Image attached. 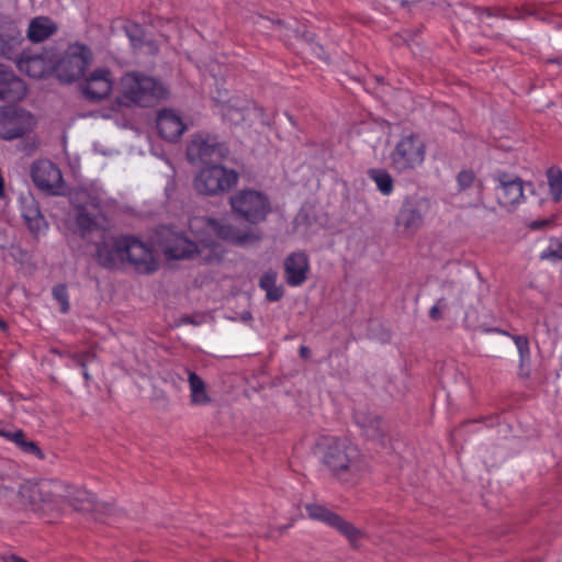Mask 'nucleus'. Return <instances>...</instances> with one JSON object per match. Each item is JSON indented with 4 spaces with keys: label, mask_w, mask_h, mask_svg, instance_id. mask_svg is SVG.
I'll use <instances>...</instances> for the list:
<instances>
[{
    "label": "nucleus",
    "mask_w": 562,
    "mask_h": 562,
    "mask_svg": "<svg viewBox=\"0 0 562 562\" xmlns=\"http://www.w3.org/2000/svg\"><path fill=\"white\" fill-rule=\"evenodd\" d=\"M123 29L133 47L139 48L145 44V31L140 24L127 22Z\"/></svg>",
    "instance_id": "obj_37"
},
{
    "label": "nucleus",
    "mask_w": 562,
    "mask_h": 562,
    "mask_svg": "<svg viewBox=\"0 0 562 562\" xmlns=\"http://www.w3.org/2000/svg\"><path fill=\"white\" fill-rule=\"evenodd\" d=\"M496 181L495 195L499 205L509 207L524 198V183L518 177L497 171L493 176Z\"/></svg>",
    "instance_id": "obj_16"
},
{
    "label": "nucleus",
    "mask_w": 562,
    "mask_h": 562,
    "mask_svg": "<svg viewBox=\"0 0 562 562\" xmlns=\"http://www.w3.org/2000/svg\"><path fill=\"white\" fill-rule=\"evenodd\" d=\"M368 177L374 181L378 190L383 195H390L394 190V180L390 172L382 168H371L368 170Z\"/></svg>",
    "instance_id": "obj_32"
},
{
    "label": "nucleus",
    "mask_w": 562,
    "mask_h": 562,
    "mask_svg": "<svg viewBox=\"0 0 562 562\" xmlns=\"http://www.w3.org/2000/svg\"><path fill=\"white\" fill-rule=\"evenodd\" d=\"M540 258L553 262L562 261V241L552 238L549 247L541 252Z\"/></svg>",
    "instance_id": "obj_40"
},
{
    "label": "nucleus",
    "mask_w": 562,
    "mask_h": 562,
    "mask_svg": "<svg viewBox=\"0 0 562 562\" xmlns=\"http://www.w3.org/2000/svg\"><path fill=\"white\" fill-rule=\"evenodd\" d=\"M323 463L341 481L355 479L362 470L360 451L346 438H333L327 443Z\"/></svg>",
    "instance_id": "obj_3"
},
{
    "label": "nucleus",
    "mask_w": 562,
    "mask_h": 562,
    "mask_svg": "<svg viewBox=\"0 0 562 562\" xmlns=\"http://www.w3.org/2000/svg\"><path fill=\"white\" fill-rule=\"evenodd\" d=\"M239 175L222 162L202 166L195 173L192 186L199 195L217 196L228 193L237 186Z\"/></svg>",
    "instance_id": "obj_4"
},
{
    "label": "nucleus",
    "mask_w": 562,
    "mask_h": 562,
    "mask_svg": "<svg viewBox=\"0 0 562 562\" xmlns=\"http://www.w3.org/2000/svg\"><path fill=\"white\" fill-rule=\"evenodd\" d=\"M74 200L78 202L76 205V225L78 227L79 235L85 238L88 234L98 228L97 217L88 211V207L98 210L100 206V200L98 196L89 194L86 190L76 192Z\"/></svg>",
    "instance_id": "obj_15"
},
{
    "label": "nucleus",
    "mask_w": 562,
    "mask_h": 562,
    "mask_svg": "<svg viewBox=\"0 0 562 562\" xmlns=\"http://www.w3.org/2000/svg\"><path fill=\"white\" fill-rule=\"evenodd\" d=\"M204 316L202 314H195V315H183L180 318V323L184 325H193L199 326L203 323Z\"/></svg>",
    "instance_id": "obj_46"
},
{
    "label": "nucleus",
    "mask_w": 562,
    "mask_h": 562,
    "mask_svg": "<svg viewBox=\"0 0 562 562\" xmlns=\"http://www.w3.org/2000/svg\"><path fill=\"white\" fill-rule=\"evenodd\" d=\"M168 97L167 88L157 79L142 72L125 74L120 80V94L116 101L120 105L151 106Z\"/></svg>",
    "instance_id": "obj_1"
},
{
    "label": "nucleus",
    "mask_w": 562,
    "mask_h": 562,
    "mask_svg": "<svg viewBox=\"0 0 562 562\" xmlns=\"http://www.w3.org/2000/svg\"><path fill=\"white\" fill-rule=\"evenodd\" d=\"M23 41L18 23L11 16L0 14V57L12 59Z\"/></svg>",
    "instance_id": "obj_20"
},
{
    "label": "nucleus",
    "mask_w": 562,
    "mask_h": 562,
    "mask_svg": "<svg viewBox=\"0 0 562 562\" xmlns=\"http://www.w3.org/2000/svg\"><path fill=\"white\" fill-rule=\"evenodd\" d=\"M56 31V26L49 18H34L27 29V38L33 43H40L49 37Z\"/></svg>",
    "instance_id": "obj_31"
},
{
    "label": "nucleus",
    "mask_w": 562,
    "mask_h": 562,
    "mask_svg": "<svg viewBox=\"0 0 562 562\" xmlns=\"http://www.w3.org/2000/svg\"><path fill=\"white\" fill-rule=\"evenodd\" d=\"M33 183L41 190L55 194V189L63 181L60 169L47 159L34 161L31 166Z\"/></svg>",
    "instance_id": "obj_18"
},
{
    "label": "nucleus",
    "mask_w": 562,
    "mask_h": 562,
    "mask_svg": "<svg viewBox=\"0 0 562 562\" xmlns=\"http://www.w3.org/2000/svg\"><path fill=\"white\" fill-rule=\"evenodd\" d=\"M123 254L136 272L151 274L158 270V261L151 247L133 235H124Z\"/></svg>",
    "instance_id": "obj_13"
},
{
    "label": "nucleus",
    "mask_w": 562,
    "mask_h": 562,
    "mask_svg": "<svg viewBox=\"0 0 562 562\" xmlns=\"http://www.w3.org/2000/svg\"><path fill=\"white\" fill-rule=\"evenodd\" d=\"M316 34L312 31H310L306 26V24L302 23V27H300V33L297 34V40H303L306 44H308L313 50V53L319 57L323 58L324 55V48L322 45L315 42Z\"/></svg>",
    "instance_id": "obj_38"
},
{
    "label": "nucleus",
    "mask_w": 562,
    "mask_h": 562,
    "mask_svg": "<svg viewBox=\"0 0 562 562\" xmlns=\"http://www.w3.org/2000/svg\"><path fill=\"white\" fill-rule=\"evenodd\" d=\"M198 246L200 247L201 252L204 249L209 250V254L203 257V260L205 262H218L223 259L225 250L222 244L214 239L213 237L209 236L200 239Z\"/></svg>",
    "instance_id": "obj_33"
},
{
    "label": "nucleus",
    "mask_w": 562,
    "mask_h": 562,
    "mask_svg": "<svg viewBox=\"0 0 562 562\" xmlns=\"http://www.w3.org/2000/svg\"><path fill=\"white\" fill-rule=\"evenodd\" d=\"M113 87L111 71L108 68H97L87 78L82 87L85 98L93 103H98L108 98Z\"/></svg>",
    "instance_id": "obj_19"
},
{
    "label": "nucleus",
    "mask_w": 562,
    "mask_h": 562,
    "mask_svg": "<svg viewBox=\"0 0 562 562\" xmlns=\"http://www.w3.org/2000/svg\"><path fill=\"white\" fill-rule=\"evenodd\" d=\"M60 485L57 482L42 480L36 483H26L20 487L19 494L23 502L35 512L52 509L58 504L61 495L58 493Z\"/></svg>",
    "instance_id": "obj_10"
},
{
    "label": "nucleus",
    "mask_w": 562,
    "mask_h": 562,
    "mask_svg": "<svg viewBox=\"0 0 562 562\" xmlns=\"http://www.w3.org/2000/svg\"><path fill=\"white\" fill-rule=\"evenodd\" d=\"M82 375H83L86 382H89L91 380V376L86 368L82 370Z\"/></svg>",
    "instance_id": "obj_54"
},
{
    "label": "nucleus",
    "mask_w": 562,
    "mask_h": 562,
    "mask_svg": "<svg viewBox=\"0 0 562 562\" xmlns=\"http://www.w3.org/2000/svg\"><path fill=\"white\" fill-rule=\"evenodd\" d=\"M207 227L216 238L236 247H246L262 240L263 234L259 228H239L222 218H207Z\"/></svg>",
    "instance_id": "obj_11"
},
{
    "label": "nucleus",
    "mask_w": 562,
    "mask_h": 562,
    "mask_svg": "<svg viewBox=\"0 0 562 562\" xmlns=\"http://www.w3.org/2000/svg\"><path fill=\"white\" fill-rule=\"evenodd\" d=\"M300 357L303 359H307L311 355V350L306 346H301L299 349Z\"/></svg>",
    "instance_id": "obj_49"
},
{
    "label": "nucleus",
    "mask_w": 562,
    "mask_h": 562,
    "mask_svg": "<svg viewBox=\"0 0 562 562\" xmlns=\"http://www.w3.org/2000/svg\"><path fill=\"white\" fill-rule=\"evenodd\" d=\"M124 235L111 236L97 244L95 260L104 269H116L125 263L123 254Z\"/></svg>",
    "instance_id": "obj_17"
},
{
    "label": "nucleus",
    "mask_w": 562,
    "mask_h": 562,
    "mask_svg": "<svg viewBox=\"0 0 562 562\" xmlns=\"http://www.w3.org/2000/svg\"><path fill=\"white\" fill-rule=\"evenodd\" d=\"M34 126L33 115L24 109L0 106V138L12 140L29 134Z\"/></svg>",
    "instance_id": "obj_12"
},
{
    "label": "nucleus",
    "mask_w": 562,
    "mask_h": 562,
    "mask_svg": "<svg viewBox=\"0 0 562 562\" xmlns=\"http://www.w3.org/2000/svg\"><path fill=\"white\" fill-rule=\"evenodd\" d=\"M66 497L76 510H88L93 504L92 494L86 490H77L74 495L69 493Z\"/></svg>",
    "instance_id": "obj_35"
},
{
    "label": "nucleus",
    "mask_w": 562,
    "mask_h": 562,
    "mask_svg": "<svg viewBox=\"0 0 562 562\" xmlns=\"http://www.w3.org/2000/svg\"><path fill=\"white\" fill-rule=\"evenodd\" d=\"M284 278L290 286H300L308 279L310 261L303 251L291 252L283 262Z\"/></svg>",
    "instance_id": "obj_22"
},
{
    "label": "nucleus",
    "mask_w": 562,
    "mask_h": 562,
    "mask_svg": "<svg viewBox=\"0 0 562 562\" xmlns=\"http://www.w3.org/2000/svg\"><path fill=\"white\" fill-rule=\"evenodd\" d=\"M289 528V526H282L280 527V531L283 532L284 530H286Z\"/></svg>",
    "instance_id": "obj_55"
},
{
    "label": "nucleus",
    "mask_w": 562,
    "mask_h": 562,
    "mask_svg": "<svg viewBox=\"0 0 562 562\" xmlns=\"http://www.w3.org/2000/svg\"><path fill=\"white\" fill-rule=\"evenodd\" d=\"M426 156V144L417 133L403 135L391 153V166L398 172L420 166Z\"/></svg>",
    "instance_id": "obj_7"
},
{
    "label": "nucleus",
    "mask_w": 562,
    "mask_h": 562,
    "mask_svg": "<svg viewBox=\"0 0 562 562\" xmlns=\"http://www.w3.org/2000/svg\"><path fill=\"white\" fill-rule=\"evenodd\" d=\"M2 562H27V561L22 558L16 557V555H12L9 560H3Z\"/></svg>",
    "instance_id": "obj_50"
},
{
    "label": "nucleus",
    "mask_w": 562,
    "mask_h": 562,
    "mask_svg": "<svg viewBox=\"0 0 562 562\" xmlns=\"http://www.w3.org/2000/svg\"><path fill=\"white\" fill-rule=\"evenodd\" d=\"M9 328L8 324L0 317V330L7 331Z\"/></svg>",
    "instance_id": "obj_53"
},
{
    "label": "nucleus",
    "mask_w": 562,
    "mask_h": 562,
    "mask_svg": "<svg viewBox=\"0 0 562 562\" xmlns=\"http://www.w3.org/2000/svg\"><path fill=\"white\" fill-rule=\"evenodd\" d=\"M88 357H89V353H87V352H78V353H72L70 356L72 363L82 369H85L87 366Z\"/></svg>",
    "instance_id": "obj_47"
},
{
    "label": "nucleus",
    "mask_w": 562,
    "mask_h": 562,
    "mask_svg": "<svg viewBox=\"0 0 562 562\" xmlns=\"http://www.w3.org/2000/svg\"><path fill=\"white\" fill-rule=\"evenodd\" d=\"M92 58L91 49L83 44H75L57 63L56 76L60 82L71 83L81 78Z\"/></svg>",
    "instance_id": "obj_9"
},
{
    "label": "nucleus",
    "mask_w": 562,
    "mask_h": 562,
    "mask_svg": "<svg viewBox=\"0 0 562 562\" xmlns=\"http://www.w3.org/2000/svg\"><path fill=\"white\" fill-rule=\"evenodd\" d=\"M547 178L550 193L555 202L562 199V170L557 167H550L547 170Z\"/></svg>",
    "instance_id": "obj_34"
},
{
    "label": "nucleus",
    "mask_w": 562,
    "mask_h": 562,
    "mask_svg": "<svg viewBox=\"0 0 562 562\" xmlns=\"http://www.w3.org/2000/svg\"><path fill=\"white\" fill-rule=\"evenodd\" d=\"M231 212L236 221L254 228L265 223L272 212L270 198L262 191L245 188L235 191L228 199Z\"/></svg>",
    "instance_id": "obj_2"
},
{
    "label": "nucleus",
    "mask_w": 562,
    "mask_h": 562,
    "mask_svg": "<svg viewBox=\"0 0 562 562\" xmlns=\"http://www.w3.org/2000/svg\"><path fill=\"white\" fill-rule=\"evenodd\" d=\"M278 273L270 269L261 274L258 285L266 292L268 302H279L284 295L283 285H277Z\"/></svg>",
    "instance_id": "obj_30"
},
{
    "label": "nucleus",
    "mask_w": 562,
    "mask_h": 562,
    "mask_svg": "<svg viewBox=\"0 0 562 562\" xmlns=\"http://www.w3.org/2000/svg\"><path fill=\"white\" fill-rule=\"evenodd\" d=\"M188 372V382L190 389V402L192 405H207L212 402V398L207 394L206 384L203 379L194 371Z\"/></svg>",
    "instance_id": "obj_29"
},
{
    "label": "nucleus",
    "mask_w": 562,
    "mask_h": 562,
    "mask_svg": "<svg viewBox=\"0 0 562 562\" xmlns=\"http://www.w3.org/2000/svg\"><path fill=\"white\" fill-rule=\"evenodd\" d=\"M555 223V216H551L544 220H536L532 222H529V229L532 231H541V229H548L552 228Z\"/></svg>",
    "instance_id": "obj_45"
},
{
    "label": "nucleus",
    "mask_w": 562,
    "mask_h": 562,
    "mask_svg": "<svg viewBox=\"0 0 562 562\" xmlns=\"http://www.w3.org/2000/svg\"><path fill=\"white\" fill-rule=\"evenodd\" d=\"M0 436L13 442L23 452L44 459V453L35 441L27 440L22 429L0 423Z\"/></svg>",
    "instance_id": "obj_25"
},
{
    "label": "nucleus",
    "mask_w": 562,
    "mask_h": 562,
    "mask_svg": "<svg viewBox=\"0 0 562 562\" xmlns=\"http://www.w3.org/2000/svg\"><path fill=\"white\" fill-rule=\"evenodd\" d=\"M241 319L244 322H248V321H251L252 319V315L249 311H245L243 314H241Z\"/></svg>",
    "instance_id": "obj_51"
},
{
    "label": "nucleus",
    "mask_w": 562,
    "mask_h": 562,
    "mask_svg": "<svg viewBox=\"0 0 562 562\" xmlns=\"http://www.w3.org/2000/svg\"><path fill=\"white\" fill-rule=\"evenodd\" d=\"M475 180V175L472 170H462L457 176L459 190L463 191L469 189Z\"/></svg>",
    "instance_id": "obj_42"
},
{
    "label": "nucleus",
    "mask_w": 562,
    "mask_h": 562,
    "mask_svg": "<svg viewBox=\"0 0 562 562\" xmlns=\"http://www.w3.org/2000/svg\"><path fill=\"white\" fill-rule=\"evenodd\" d=\"M431 207V201L425 195L413 193L406 195L395 215V228L400 235L413 236L425 223Z\"/></svg>",
    "instance_id": "obj_5"
},
{
    "label": "nucleus",
    "mask_w": 562,
    "mask_h": 562,
    "mask_svg": "<svg viewBox=\"0 0 562 562\" xmlns=\"http://www.w3.org/2000/svg\"><path fill=\"white\" fill-rule=\"evenodd\" d=\"M255 111L263 125H270V119L266 115L265 109L262 106L256 105Z\"/></svg>",
    "instance_id": "obj_48"
},
{
    "label": "nucleus",
    "mask_w": 562,
    "mask_h": 562,
    "mask_svg": "<svg viewBox=\"0 0 562 562\" xmlns=\"http://www.w3.org/2000/svg\"><path fill=\"white\" fill-rule=\"evenodd\" d=\"M305 509L310 518L336 529L349 540L352 548H357L356 543L362 533L352 524L321 504H307Z\"/></svg>",
    "instance_id": "obj_14"
},
{
    "label": "nucleus",
    "mask_w": 562,
    "mask_h": 562,
    "mask_svg": "<svg viewBox=\"0 0 562 562\" xmlns=\"http://www.w3.org/2000/svg\"><path fill=\"white\" fill-rule=\"evenodd\" d=\"M156 128L161 138L175 143L184 133L187 125L173 110L164 109L157 115Z\"/></svg>",
    "instance_id": "obj_23"
},
{
    "label": "nucleus",
    "mask_w": 562,
    "mask_h": 562,
    "mask_svg": "<svg viewBox=\"0 0 562 562\" xmlns=\"http://www.w3.org/2000/svg\"><path fill=\"white\" fill-rule=\"evenodd\" d=\"M156 241L168 259L188 260L201 254L196 243L182 233H176L170 227L161 226L156 232Z\"/></svg>",
    "instance_id": "obj_8"
},
{
    "label": "nucleus",
    "mask_w": 562,
    "mask_h": 562,
    "mask_svg": "<svg viewBox=\"0 0 562 562\" xmlns=\"http://www.w3.org/2000/svg\"><path fill=\"white\" fill-rule=\"evenodd\" d=\"M514 340L520 355V375H524L522 367L525 360V352L527 351V336H514Z\"/></svg>",
    "instance_id": "obj_44"
},
{
    "label": "nucleus",
    "mask_w": 562,
    "mask_h": 562,
    "mask_svg": "<svg viewBox=\"0 0 562 562\" xmlns=\"http://www.w3.org/2000/svg\"><path fill=\"white\" fill-rule=\"evenodd\" d=\"M9 328L8 324L0 317V330L7 331Z\"/></svg>",
    "instance_id": "obj_52"
},
{
    "label": "nucleus",
    "mask_w": 562,
    "mask_h": 562,
    "mask_svg": "<svg viewBox=\"0 0 562 562\" xmlns=\"http://www.w3.org/2000/svg\"><path fill=\"white\" fill-rule=\"evenodd\" d=\"M21 71L34 79H42L52 71V63L46 54H29L23 52L16 61Z\"/></svg>",
    "instance_id": "obj_24"
},
{
    "label": "nucleus",
    "mask_w": 562,
    "mask_h": 562,
    "mask_svg": "<svg viewBox=\"0 0 562 562\" xmlns=\"http://www.w3.org/2000/svg\"><path fill=\"white\" fill-rule=\"evenodd\" d=\"M448 307V302L445 297L437 300V303L429 310V317L432 321H439L442 318V311Z\"/></svg>",
    "instance_id": "obj_43"
},
{
    "label": "nucleus",
    "mask_w": 562,
    "mask_h": 562,
    "mask_svg": "<svg viewBox=\"0 0 562 562\" xmlns=\"http://www.w3.org/2000/svg\"><path fill=\"white\" fill-rule=\"evenodd\" d=\"M21 142L18 145V150L24 153L25 155H32L38 146V142L34 136H23L20 137Z\"/></svg>",
    "instance_id": "obj_41"
},
{
    "label": "nucleus",
    "mask_w": 562,
    "mask_h": 562,
    "mask_svg": "<svg viewBox=\"0 0 562 562\" xmlns=\"http://www.w3.org/2000/svg\"><path fill=\"white\" fill-rule=\"evenodd\" d=\"M52 295L59 303L60 313L67 314L70 310L67 285L65 283H58L54 285L52 289Z\"/></svg>",
    "instance_id": "obj_39"
},
{
    "label": "nucleus",
    "mask_w": 562,
    "mask_h": 562,
    "mask_svg": "<svg viewBox=\"0 0 562 562\" xmlns=\"http://www.w3.org/2000/svg\"><path fill=\"white\" fill-rule=\"evenodd\" d=\"M270 23L273 27V30L279 31L280 37L283 40H290L297 37V34L300 33V27H302V23H300L295 19L290 20H282V19H274V18H268L263 15H259L257 20V24L266 27L263 23Z\"/></svg>",
    "instance_id": "obj_28"
},
{
    "label": "nucleus",
    "mask_w": 562,
    "mask_h": 562,
    "mask_svg": "<svg viewBox=\"0 0 562 562\" xmlns=\"http://www.w3.org/2000/svg\"><path fill=\"white\" fill-rule=\"evenodd\" d=\"M27 87L11 69L10 66L0 63V101L16 102L25 98Z\"/></svg>",
    "instance_id": "obj_21"
},
{
    "label": "nucleus",
    "mask_w": 562,
    "mask_h": 562,
    "mask_svg": "<svg viewBox=\"0 0 562 562\" xmlns=\"http://www.w3.org/2000/svg\"><path fill=\"white\" fill-rule=\"evenodd\" d=\"M228 155L229 149L226 143L221 142L214 134H194L187 146V159L192 165L218 164Z\"/></svg>",
    "instance_id": "obj_6"
},
{
    "label": "nucleus",
    "mask_w": 562,
    "mask_h": 562,
    "mask_svg": "<svg viewBox=\"0 0 562 562\" xmlns=\"http://www.w3.org/2000/svg\"><path fill=\"white\" fill-rule=\"evenodd\" d=\"M22 217L33 235L44 233L48 227L38 202L32 196L24 199L22 202Z\"/></svg>",
    "instance_id": "obj_26"
},
{
    "label": "nucleus",
    "mask_w": 562,
    "mask_h": 562,
    "mask_svg": "<svg viewBox=\"0 0 562 562\" xmlns=\"http://www.w3.org/2000/svg\"><path fill=\"white\" fill-rule=\"evenodd\" d=\"M355 423L361 428L367 439L381 441L385 436L382 419L378 415H373L363 411H356L353 414Z\"/></svg>",
    "instance_id": "obj_27"
},
{
    "label": "nucleus",
    "mask_w": 562,
    "mask_h": 562,
    "mask_svg": "<svg viewBox=\"0 0 562 562\" xmlns=\"http://www.w3.org/2000/svg\"><path fill=\"white\" fill-rule=\"evenodd\" d=\"M484 12L487 14V16H493L494 13L490 9H484ZM526 10L525 4L519 5H507L503 8L497 9V13H495V16H502L505 19L510 20H521L525 18Z\"/></svg>",
    "instance_id": "obj_36"
}]
</instances>
